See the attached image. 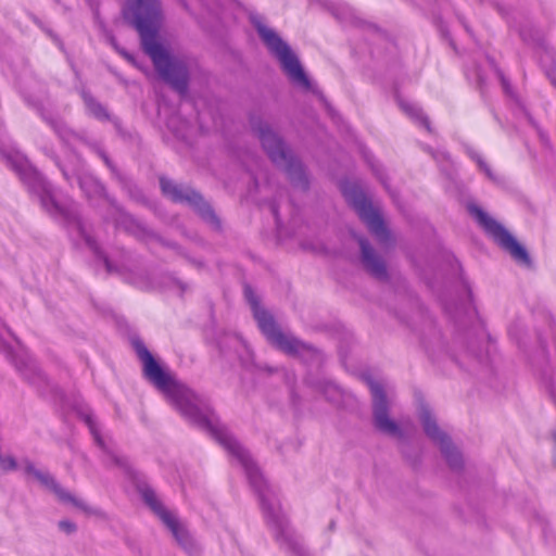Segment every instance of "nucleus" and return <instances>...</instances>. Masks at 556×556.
<instances>
[{"label": "nucleus", "instance_id": "nucleus-1", "mask_svg": "<svg viewBox=\"0 0 556 556\" xmlns=\"http://www.w3.org/2000/svg\"><path fill=\"white\" fill-rule=\"evenodd\" d=\"M132 346L142 363L143 377L164 393L187 419L206 431L239 465L243 466V452L240 443L220 422L208 400L193 392L163 369L140 339H134Z\"/></svg>", "mask_w": 556, "mask_h": 556}, {"label": "nucleus", "instance_id": "nucleus-2", "mask_svg": "<svg viewBox=\"0 0 556 556\" xmlns=\"http://www.w3.org/2000/svg\"><path fill=\"white\" fill-rule=\"evenodd\" d=\"M122 14L124 21L134 27L143 51L151 58L160 77L180 96H186L190 72L186 60L170 55L157 40L163 13L160 0H125Z\"/></svg>", "mask_w": 556, "mask_h": 556}, {"label": "nucleus", "instance_id": "nucleus-3", "mask_svg": "<svg viewBox=\"0 0 556 556\" xmlns=\"http://www.w3.org/2000/svg\"><path fill=\"white\" fill-rule=\"evenodd\" d=\"M1 155L28 189L38 195L42 208L51 216L60 217L68 225H73L87 247L103 262L106 270L109 273L115 271L116 268L101 250L96 239L87 233L77 207L60 204L54 197L52 185L25 155L15 151H1Z\"/></svg>", "mask_w": 556, "mask_h": 556}, {"label": "nucleus", "instance_id": "nucleus-4", "mask_svg": "<svg viewBox=\"0 0 556 556\" xmlns=\"http://www.w3.org/2000/svg\"><path fill=\"white\" fill-rule=\"evenodd\" d=\"M245 478L257 495L266 523L280 548L292 556H308L301 538L293 531L281 510L276 490L268 484L261 469L245 453Z\"/></svg>", "mask_w": 556, "mask_h": 556}, {"label": "nucleus", "instance_id": "nucleus-5", "mask_svg": "<svg viewBox=\"0 0 556 556\" xmlns=\"http://www.w3.org/2000/svg\"><path fill=\"white\" fill-rule=\"evenodd\" d=\"M250 124L269 160L287 174L294 187L306 190L308 188V178L304 166L282 138L268 123L262 119L251 117Z\"/></svg>", "mask_w": 556, "mask_h": 556}, {"label": "nucleus", "instance_id": "nucleus-6", "mask_svg": "<svg viewBox=\"0 0 556 556\" xmlns=\"http://www.w3.org/2000/svg\"><path fill=\"white\" fill-rule=\"evenodd\" d=\"M249 20L269 53L280 63L281 70L293 85L308 90L311 88V81L291 47L275 29L266 24V20L263 15L250 12Z\"/></svg>", "mask_w": 556, "mask_h": 556}, {"label": "nucleus", "instance_id": "nucleus-7", "mask_svg": "<svg viewBox=\"0 0 556 556\" xmlns=\"http://www.w3.org/2000/svg\"><path fill=\"white\" fill-rule=\"evenodd\" d=\"M245 300L251 305L254 319L260 330L273 345L289 355H308L312 358H320V352L318 350L296 339L292 334L285 333L279 328L274 316L261 306L257 295L249 286H245Z\"/></svg>", "mask_w": 556, "mask_h": 556}, {"label": "nucleus", "instance_id": "nucleus-8", "mask_svg": "<svg viewBox=\"0 0 556 556\" xmlns=\"http://www.w3.org/2000/svg\"><path fill=\"white\" fill-rule=\"evenodd\" d=\"M469 213L477 219L489 237L518 264L531 266L532 261L527 249L496 219L489 216L480 206L468 205Z\"/></svg>", "mask_w": 556, "mask_h": 556}, {"label": "nucleus", "instance_id": "nucleus-9", "mask_svg": "<svg viewBox=\"0 0 556 556\" xmlns=\"http://www.w3.org/2000/svg\"><path fill=\"white\" fill-rule=\"evenodd\" d=\"M160 188L163 195L172 202L189 205L203 220L215 229H220L219 218L199 191L188 185L177 184L165 176L160 177Z\"/></svg>", "mask_w": 556, "mask_h": 556}, {"label": "nucleus", "instance_id": "nucleus-10", "mask_svg": "<svg viewBox=\"0 0 556 556\" xmlns=\"http://www.w3.org/2000/svg\"><path fill=\"white\" fill-rule=\"evenodd\" d=\"M341 191L346 202L355 210L369 231L380 240L388 237V230L380 213L372 206L364 191L355 184L343 182Z\"/></svg>", "mask_w": 556, "mask_h": 556}, {"label": "nucleus", "instance_id": "nucleus-11", "mask_svg": "<svg viewBox=\"0 0 556 556\" xmlns=\"http://www.w3.org/2000/svg\"><path fill=\"white\" fill-rule=\"evenodd\" d=\"M136 488L143 503L169 529L177 543L185 549L190 548L192 546V539L188 530L179 522L175 515L166 509L163 503L159 500L153 488L146 481L141 480L136 482Z\"/></svg>", "mask_w": 556, "mask_h": 556}, {"label": "nucleus", "instance_id": "nucleus-12", "mask_svg": "<svg viewBox=\"0 0 556 556\" xmlns=\"http://www.w3.org/2000/svg\"><path fill=\"white\" fill-rule=\"evenodd\" d=\"M419 419L426 435L439 445L448 466L454 470L460 469L463 467V457L460 453L454 446L451 438L440 429L429 407L422 405L419 408Z\"/></svg>", "mask_w": 556, "mask_h": 556}, {"label": "nucleus", "instance_id": "nucleus-13", "mask_svg": "<svg viewBox=\"0 0 556 556\" xmlns=\"http://www.w3.org/2000/svg\"><path fill=\"white\" fill-rule=\"evenodd\" d=\"M23 465L25 473L34 476L43 488L54 493V495L62 503L72 504L74 507L80 509L88 516L100 515L99 509L91 507L83 500L77 498L71 494L55 480V478L50 472L37 469L29 459H24Z\"/></svg>", "mask_w": 556, "mask_h": 556}, {"label": "nucleus", "instance_id": "nucleus-14", "mask_svg": "<svg viewBox=\"0 0 556 556\" xmlns=\"http://www.w3.org/2000/svg\"><path fill=\"white\" fill-rule=\"evenodd\" d=\"M372 397V418L376 429L384 434L403 438L399 425L389 417V404L381 383L374 379L367 380Z\"/></svg>", "mask_w": 556, "mask_h": 556}, {"label": "nucleus", "instance_id": "nucleus-15", "mask_svg": "<svg viewBox=\"0 0 556 556\" xmlns=\"http://www.w3.org/2000/svg\"><path fill=\"white\" fill-rule=\"evenodd\" d=\"M110 210L104 216V222L112 223L115 228L123 229L140 241H148L155 232L128 213L116 199H110Z\"/></svg>", "mask_w": 556, "mask_h": 556}, {"label": "nucleus", "instance_id": "nucleus-16", "mask_svg": "<svg viewBox=\"0 0 556 556\" xmlns=\"http://www.w3.org/2000/svg\"><path fill=\"white\" fill-rule=\"evenodd\" d=\"M361 254L362 264L364 268L375 278L379 280H386L388 278V271L386 264L381 256L376 253L369 241L361 236L357 238Z\"/></svg>", "mask_w": 556, "mask_h": 556}, {"label": "nucleus", "instance_id": "nucleus-17", "mask_svg": "<svg viewBox=\"0 0 556 556\" xmlns=\"http://www.w3.org/2000/svg\"><path fill=\"white\" fill-rule=\"evenodd\" d=\"M78 414L80 416V418L86 422V425L88 426L91 434L93 435L94 438V441L96 443L98 444L99 447H101L104 452H105V459H104V464L106 466H117V467H121L125 470H128V462L126 458L124 457H121L118 455H116L115 453L109 451L105 446V443L103 441V439L101 438L100 435V432L97 428V425H96V421L92 417V414L89 409H79L78 410Z\"/></svg>", "mask_w": 556, "mask_h": 556}, {"label": "nucleus", "instance_id": "nucleus-18", "mask_svg": "<svg viewBox=\"0 0 556 556\" xmlns=\"http://www.w3.org/2000/svg\"><path fill=\"white\" fill-rule=\"evenodd\" d=\"M39 114L64 143L71 144L76 141L84 142L85 136L70 128L60 117L52 116L43 110H40Z\"/></svg>", "mask_w": 556, "mask_h": 556}, {"label": "nucleus", "instance_id": "nucleus-19", "mask_svg": "<svg viewBox=\"0 0 556 556\" xmlns=\"http://www.w3.org/2000/svg\"><path fill=\"white\" fill-rule=\"evenodd\" d=\"M13 362L15 368L29 383L37 386L48 384L47 377L34 359L21 356L14 357Z\"/></svg>", "mask_w": 556, "mask_h": 556}, {"label": "nucleus", "instance_id": "nucleus-20", "mask_svg": "<svg viewBox=\"0 0 556 556\" xmlns=\"http://www.w3.org/2000/svg\"><path fill=\"white\" fill-rule=\"evenodd\" d=\"M77 181L79 188L86 194L87 198H102L108 203H110V199H114L111 197L105 186L93 175L91 174H81L77 176Z\"/></svg>", "mask_w": 556, "mask_h": 556}, {"label": "nucleus", "instance_id": "nucleus-21", "mask_svg": "<svg viewBox=\"0 0 556 556\" xmlns=\"http://www.w3.org/2000/svg\"><path fill=\"white\" fill-rule=\"evenodd\" d=\"M80 97L84 101V104L87 109V112L89 115L94 117L96 119L100 122H109L112 121L115 126H118L119 122L116 118H112L111 114L109 113L108 109L100 103L89 90L81 89Z\"/></svg>", "mask_w": 556, "mask_h": 556}, {"label": "nucleus", "instance_id": "nucleus-22", "mask_svg": "<svg viewBox=\"0 0 556 556\" xmlns=\"http://www.w3.org/2000/svg\"><path fill=\"white\" fill-rule=\"evenodd\" d=\"M114 178L118 181L122 189L125 190L130 200L140 203L144 206L151 207L152 204L149 199L143 194L142 190L134 182L131 178L124 175L119 169L117 174H113Z\"/></svg>", "mask_w": 556, "mask_h": 556}, {"label": "nucleus", "instance_id": "nucleus-23", "mask_svg": "<svg viewBox=\"0 0 556 556\" xmlns=\"http://www.w3.org/2000/svg\"><path fill=\"white\" fill-rule=\"evenodd\" d=\"M400 106L410 118H413L420 126L425 127L428 132H432V127L428 116L417 104L400 101Z\"/></svg>", "mask_w": 556, "mask_h": 556}, {"label": "nucleus", "instance_id": "nucleus-24", "mask_svg": "<svg viewBox=\"0 0 556 556\" xmlns=\"http://www.w3.org/2000/svg\"><path fill=\"white\" fill-rule=\"evenodd\" d=\"M83 143L86 144L92 152H94L104 162V164L111 170L112 175L117 174L118 168L112 162V160L110 159L108 153L104 151V149L100 146V143H98L96 141H90L87 138H85Z\"/></svg>", "mask_w": 556, "mask_h": 556}, {"label": "nucleus", "instance_id": "nucleus-25", "mask_svg": "<svg viewBox=\"0 0 556 556\" xmlns=\"http://www.w3.org/2000/svg\"><path fill=\"white\" fill-rule=\"evenodd\" d=\"M425 348L427 353L433 358L445 353V344L440 334H435L431 341L426 342Z\"/></svg>", "mask_w": 556, "mask_h": 556}, {"label": "nucleus", "instance_id": "nucleus-26", "mask_svg": "<svg viewBox=\"0 0 556 556\" xmlns=\"http://www.w3.org/2000/svg\"><path fill=\"white\" fill-rule=\"evenodd\" d=\"M468 154L477 163L480 170H482L490 180H496L495 174L478 152L473 151L472 149H469Z\"/></svg>", "mask_w": 556, "mask_h": 556}, {"label": "nucleus", "instance_id": "nucleus-27", "mask_svg": "<svg viewBox=\"0 0 556 556\" xmlns=\"http://www.w3.org/2000/svg\"><path fill=\"white\" fill-rule=\"evenodd\" d=\"M318 388L330 402L339 401L341 397V391L339 388L330 382H324L319 384Z\"/></svg>", "mask_w": 556, "mask_h": 556}, {"label": "nucleus", "instance_id": "nucleus-28", "mask_svg": "<svg viewBox=\"0 0 556 556\" xmlns=\"http://www.w3.org/2000/svg\"><path fill=\"white\" fill-rule=\"evenodd\" d=\"M205 5L208 14H212L216 20L220 21L222 11L226 7V4H230L231 0H214L213 3H210L208 0H205Z\"/></svg>", "mask_w": 556, "mask_h": 556}, {"label": "nucleus", "instance_id": "nucleus-29", "mask_svg": "<svg viewBox=\"0 0 556 556\" xmlns=\"http://www.w3.org/2000/svg\"><path fill=\"white\" fill-rule=\"evenodd\" d=\"M105 37H106V40L112 46V48L119 54L122 55L125 60H127L129 63H135V58L131 53H129L127 50H125L124 48H122L115 36L111 33V31H108L105 34Z\"/></svg>", "mask_w": 556, "mask_h": 556}, {"label": "nucleus", "instance_id": "nucleus-30", "mask_svg": "<svg viewBox=\"0 0 556 556\" xmlns=\"http://www.w3.org/2000/svg\"><path fill=\"white\" fill-rule=\"evenodd\" d=\"M58 528L65 534H73L77 531V525L68 519H63L58 522Z\"/></svg>", "mask_w": 556, "mask_h": 556}, {"label": "nucleus", "instance_id": "nucleus-31", "mask_svg": "<svg viewBox=\"0 0 556 556\" xmlns=\"http://www.w3.org/2000/svg\"><path fill=\"white\" fill-rule=\"evenodd\" d=\"M226 150L228 152V154L235 159L236 161H238L239 163L241 162V159H242V150H241V147L240 144H233L231 141H228L227 144H226Z\"/></svg>", "mask_w": 556, "mask_h": 556}, {"label": "nucleus", "instance_id": "nucleus-32", "mask_svg": "<svg viewBox=\"0 0 556 556\" xmlns=\"http://www.w3.org/2000/svg\"><path fill=\"white\" fill-rule=\"evenodd\" d=\"M495 73H496L497 78L501 81L504 92L507 94H510L511 86H510L508 79L505 77L504 73L496 66H495Z\"/></svg>", "mask_w": 556, "mask_h": 556}, {"label": "nucleus", "instance_id": "nucleus-33", "mask_svg": "<svg viewBox=\"0 0 556 556\" xmlns=\"http://www.w3.org/2000/svg\"><path fill=\"white\" fill-rule=\"evenodd\" d=\"M151 239L156 240L163 247H166V248H169V249H173V250H176V251H180L179 245H177L175 242L167 241V240L163 239L156 232H155V236H152V237L149 238V240H151Z\"/></svg>", "mask_w": 556, "mask_h": 556}, {"label": "nucleus", "instance_id": "nucleus-34", "mask_svg": "<svg viewBox=\"0 0 556 556\" xmlns=\"http://www.w3.org/2000/svg\"><path fill=\"white\" fill-rule=\"evenodd\" d=\"M337 17L341 21L348 22H355L356 17L352 9L350 8H343L342 9V15H337Z\"/></svg>", "mask_w": 556, "mask_h": 556}, {"label": "nucleus", "instance_id": "nucleus-35", "mask_svg": "<svg viewBox=\"0 0 556 556\" xmlns=\"http://www.w3.org/2000/svg\"><path fill=\"white\" fill-rule=\"evenodd\" d=\"M56 166L60 168V170L62 172L63 174V177L65 178V180L67 181H71V175L68 174V172L66 170V168L60 163V160L58 156H54L53 157Z\"/></svg>", "mask_w": 556, "mask_h": 556}, {"label": "nucleus", "instance_id": "nucleus-36", "mask_svg": "<svg viewBox=\"0 0 556 556\" xmlns=\"http://www.w3.org/2000/svg\"><path fill=\"white\" fill-rule=\"evenodd\" d=\"M270 210H271V213H273V215L275 217V220H276V223L278 225L280 223L278 207L276 206V204H271Z\"/></svg>", "mask_w": 556, "mask_h": 556}, {"label": "nucleus", "instance_id": "nucleus-37", "mask_svg": "<svg viewBox=\"0 0 556 556\" xmlns=\"http://www.w3.org/2000/svg\"><path fill=\"white\" fill-rule=\"evenodd\" d=\"M176 285L181 290V292H185L186 290H188V286L185 282L180 281V280H176Z\"/></svg>", "mask_w": 556, "mask_h": 556}, {"label": "nucleus", "instance_id": "nucleus-38", "mask_svg": "<svg viewBox=\"0 0 556 556\" xmlns=\"http://www.w3.org/2000/svg\"><path fill=\"white\" fill-rule=\"evenodd\" d=\"M528 121L531 125H533L534 127H536V123L533 121V118L531 116H528Z\"/></svg>", "mask_w": 556, "mask_h": 556}, {"label": "nucleus", "instance_id": "nucleus-39", "mask_svg": "<svg viewBox=\"0 0 556 556\" xmlns=\"http://www.w3.org/2000/svg\"><path fill=\"white\" fill-rule=\"evenodd\" d=\"M552 397L554 399L555 405H556V393L552 391Z\"/></svg>", "mask_w": 556, "mask_h": 556}, {"label": "nucleus", "instance_id": "nucleus-40", "mask_svg": "<svg viewBox=\"0 0 556 556\" xmlns=\"http://www.w3.org/2000/svg\"><path fill=\"white\" fill-rule=\"evenodd\" d=\"M380 179H381L382 184H383L384 186H387L386 180H384L382 177H380Z\"/></svg>", "mask_w": 556, "mask_h": 556}, {"label": "nucleus", "instance_id": "nucleus-41", "mask_svg": "<svg viewBox=\"0 0 556 556\" xmlns=\"http://www.w3.org/2000/svg\"><path fill=\"white\" fill-rule=\"evenodd\" d=\"M553 83L556 85V76L553 78Z\"/></svg>", "mask_w": 556, "mask_h": 556}]
</instances>
